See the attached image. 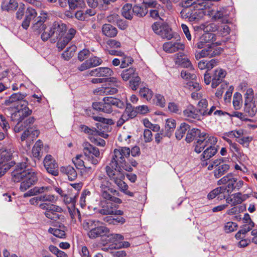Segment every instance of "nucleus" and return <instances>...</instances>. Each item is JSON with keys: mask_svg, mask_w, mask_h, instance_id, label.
Here are the masks:
<instances>
[{"mask_svg": "<svg viewBox=\"0 0 257 257\" xmlns=\"http://www.w3.org/2000/svg\"><path fill=\"white\" fill-rule=\"evenodd\" d=\"M27 163L23 162L15 166L12 172V179L14 182H21L20 189L25 191L32 186L34 185L38 181L37 173L33 170H26Z\"/></svg>", "mask_w": 257, "mask_h": 257, "instance_id": "obj_1", "label": "nucleus"}, {"mask_svg": "<svg viewBox=\"0 0 257 257\" xmlns=\"http://www.w3.org/2000/svg\"><path fill=\"white\" fill-rule=\"evenodd\" d=\"M94 181L100 189V194L101 198L105 200H110L114 203L121 204L122 200L118 198L120 196L119 192L111 188V183L108 177L103 173L97 175L94 178Z\"/></svg>", "mask_w": 257, "mask_h": 257, "instance_id": "obj_2", "label": "nucleus"}, {"mask_svg": "<svg viewBox=\"0 0 257 257\" xmlns=\"http://www.w3.org/2000/svg\"><path fill=\"white\" fill-rule=\"evenodd\" d=\"M32 112V110L30 109L28 107L24 106L12 114V120L17 122L14 128L16 133H19L25 128L32 130L30 126L34 123L35 119L34 117H30L25 119L26 117L31 114Z\"/></svg>", "mask_w": 257, "mask_h": 257, "instance_id": "obj_3", "label": "nucleus"}, {"mask_svg": "<svg viewBox=\"0 0 257 257\" xmlns=\"http://www.w3.org/2000/svg\"><path fill=\"white\" fill-rule=\"evenodd\" d=\"M131 150L128 147H119L113 150V155L110 163L113 165L119 166L120 169H123L128 172H132L133 168L126 159L130 156Z\"/></svg>", "mask_w": 257, "mask_h": 257, "instance_id": "obj_4", "label": "nucleus"}, {"mask_svg": "<svg viewBox=\"0 0 257 257\" xmlns=\"http://www.w3.org/2000/svg\"><path fill=\"white\" fill-rule=\"evenodd\" d=\"M100 224L99 221L88 219L83 221L82 226L83 229L87 231L88 236L94 239L104 236L109 232L108 228Z\"/></svg>", "mask_w": 257, "mask_h": 257, "instance_id": "obj_5", "label": "nucleus"}, {"mask_svg": "<svg viewBox=\"0 0 257 257\" xmlns=\"http://www.w3.org/2000/svg\"><path fill=\"white\" fill-rule=\"evenodd\" d=\"M113 106L119 108H123L125 104L120 99L113 97H105L103 102H95L92 104L93 108L99 111L110 113L113 111Z\"/></svg>", "mask_w": 257, "mask_h": 257, "instance_id": "obj_6", "label": "nucleus"}, {"mask_svg": "<svg viewBox=\"0 0 257 257\" xmlns=\"http://www.w3.org/2000/svg\"><path fill=\"white\" fill-rule=\"evenodd\" d=\"M83 146V153L87 160L93 165L98 164L101 160L99 149L88 142L84 143Z\"/></svg>", "mask_w": 257, "mask_h": 257, "instance_id": "obj_7", "label": "nucleus"}, {"mask_svg": "<svg viewBox=\"0 0 257 257\" xmlns=\"http://www.w3.org/2000/svg\"><path fill=\"white\" fill-rule=\"evenodd\" d=\"M92 118L98 122L96 123L97 135L103 138L108 137L106 132L109 129V125L113 124L114 122L111 119L105 118L99 116H93Z\"/></svg>", "mask_w": 257, "mask_h": 257, "instance_id": "obj_8", "label": "nucleus"}, {"mask_svg": "<svg viewBox=\"0 0 257 257\" xmlns=\"http://www.w3.org/2000/svg\"><path fill=\"white\" fill-rule=\"evenodd\" d=\"M217 142V138L210 136L208 134L205 133V137H200L194 143V151L197 153H200L205 148L215 146Z\"/></svg>", "mask_w": 257, "mask_h": 257, "instance_id": "obj_9", "label": "nucleus"}, {"mask_svg": "<svg viewBox=\"0 0 257 257\" xmlns=\"http://www.w3.org/2000/svg\"><path fill=\"white\" fill-rule=\"evenodd\" d=\"M153 31L163 39L170 40L173 38V35L169 26L164 23L155 22L152 25Z\"/></svg>", "mask_w": 257, "mask_h": 257, "instance_id": "obj_10", "label": "nucleus"}, {"mask_svg": "<svg viewBox=\"0 0 257 257\" xmlns=\"http://www.w3.org/2000/svg\"><path fill=\"white\" fill-rule=\"evenodd\" d=\"M123 169H120L119 166L115 164L113 165L112 163H109V165H107L105 167V171L107 175L109 178L110 180L113 181L115 184L118 182H120V180L123 179L124 176L123 174L121 172V170Z\"/></svg>", "mask_w": 257, "mask_h": 257, "instance_id": "obj_11", "label": "nucleus"}, {"mask_svg": "<svg viewBox=\"0 0 257 257\" xmlns=\"http://www.w3.org/2000/svg\"><path fill=\"white\" fill-rule=\"evenodd\" d=\"M237 181V178H234L232 173H228L217 181L218 185H226L221 187L226 189L230 194L235 189V184Z\"/></svg>", "mask_w": 257, "mask_h": 257, "instance_id": "obj_12", "label": "nucleus"}, {"mask_svg": "<svg viewBox=\"0 0 257 257\" xmlns=\"http://www.w3.org/2000/svg\"><path fill=\"white\" fill-rule=\"evenodd\" d=\"M43 163L48 173L55 176L58 175V165L51 155H47L44 158Z\"/></svg>", "mask_w": 257, "mask_h": 257, "instance_id": "obj_13", "label": "nucleus"}, {"mask_svg": "<svg viewBox=\"0 0 257 257\" xmlns=\"http://www.w3.org/2000/svg\"><path fill=\"white\" fill-rule=\"evenodd\" d=\"M183 116L190 121L193 122L195 120H201V114L199 113L197 108L193 105H189L183 112Z\"/></svg>", "mask_w": 257, "mask_h": 257, "instance_id": "obj_14", "label": "nucleus"}, {"mask_svg": "<svg viewBox=\"0 0 257 257\" xmlns=\"http://www.w3.org/2000/svg\"><path fill=\"white\" fill-rule=\"evenodd\" d=\"M50 28L51 29V33L57 39H58L60 37H62V36H64L67 34L66 33L67 31L66 25L61 21H55Z\"/></svg>", "mask_w": 257, "mask_h": 257, "instance_id": "obj_15", "label": "nucleus"}, {"mask_svg": "<svg viewBox=\"0 0 257 257\" xmlns=\"http://www.w3.org/2000/svg\"><path fill=\"white\" fill-rule=\"evenodd\" d=\"M76 34V30L74 29L69 30L68 33L64 35L59 37L57 46L59 51L62 50L66 45L72 39Z\"/></svg>", "mask_w": 257, "mask_h": 257, "instance_id": "obj_16", "label": "nucleus"}, {"mask_svg": "<svg viewBox=\"0 0 257 257\" xmlns=\"http://www.w3.org/2000/svg\"><path fill=\"white\" fill-rule=\"evenodd\" d=\"M214 34L207 33L203 34L199 38L198 42L196 43V46L198 49H202L208 46L211 45L214 41Z\"/></svg>", "mask_w": 257, "mask_h": 257, "instance_id": "obj_17", "label": "nucleus"}, {"mask_svg": "<svg viewBox=\"0 0 257 257\" xmlns=\"http://www.w3.org/2000/svg\"><path fill=\"white\" fill-rule=\"evenodd\" d=\"M181 14L183 18H188L190 22L198 21L203 17L202 11L198 10L192 12L188 9L183 10Z\"/></svg>", "mask_w": 257, "mask_h": 257, "instance_id": "obj_18", "label": "nucleus"}, {"mask_svg": "<svg viewBox=\"0 0 257 257\" xmlns=\"http://www.w3.org/2000/svg\"><path fill=\"white\" fill-rule=\"evenodd\" d=\"M226 72L221 68L216 69L212 75L211 86L215 88L220 84L225 78Z\"/></svg>", "mask_w": 257, "mask_h": 257, "instance_id": "obj_19", "label": "nucleus"}, {"mask_svg": "<svg viewBox=\"0 0 257 257\" xmlns=\"http://www.w3.org/2000/svg\"><path fill=\"white\" fill-rule=\"evenodd\" d=\"M27 94L26 93H22L20 92L13 93L11 95L9 99L5 100V104L8 105L12 103L20 101L22 106H27L28 104V101L24 100Z\"/></svg>", "mask_w": 257, "mask_h": 257, "instance_id": "obj_20", "label": "nucleus"}, {"mask_svg": "<svg viewBox=\"0 0 257 257\" xmlns=\"http://www.w3.org/2000/svg\"><path fill=\"white\" fill-rule=\"evenodd\" d=\"M184 45L181 43L168 42L163 44V50L167 53H174L179 50H183Z\"/></svg>", "mask_w": 257, "mask_h": 257, "instance_id": "obj_21", "label": "nucleus"}, {"mask_svg": "<svg viewBox=\"0 0 257 257\" xmlns=\"http://www.w3.org/2000/svg\"><path fill=\"white\" fill-rule=\"evenodd\" d=\"M106 203L103 205L99 212L103 215H112L114 209H117L118 204L110 200H105Z\"/></svg>", "mask_w": 257, "mask_h": 257, "instance_id": "obj_22", "label": "nucleus"}, {"mask_svg": "<svg viewBox=\"0 0 257 257\" xmlns=\"http://www.w3.org/2000/svg\"><path fill=\"white\" fill-rule=\"evenodd\" d=\"M52 206V208H50L48 211H44V213L48 218L56 221L60 219V216L58 214V213L62 212L63 209L60 206L54 204Z\"/></svg>", "mask_w": 257, "mask_h": 257, "instance_id": "obj_23", "label": "nucleus"}, {"mask_svg": "<svg viewBox=\"0 0 257 257\" xmlns=\"http://www.w3.org/2000/svg\"><path fill=\"white\" fill-rule=\"evenodd\" d=\"M113 73L112 69L108 67H98L92 70L89 74L90 76L98 77H110Z\"/></svg>", "mask_w": 257, "mask_h": 257, "instance_id": "obj_24", "label": "nucleus"}, {"mask_svg": "<svg viewBox=\"0 0 257 257\" xmlns=\"http://www.w3.org/2000/svg\"><path fill=\"white\" fill-rule=\"evenodd\" d=\"M232 197L227 198L226 203L231 204V206H236L241 204L243 201H245L247 196L246 194H242L238 192L232 195Z\"/></svg>", "mask_w": 257, "mask_h": 257, "instance_id": "obj_25", "label": "nucleus"}, {"mask_svg": "<svg viewBox=\"0 0 257 257\" xmlns=\"http://www.w3.org/2000/svg\"><path fill=\"white\" fill-rule=\"evenodd\" d=\"M46 19V17L44 16L38 17L35 20L36 22L32 26L33 30L38 34H40L43 30H45L46 26L44 23Z\"/></svg>", "mask_w": 257, "mask_h": 257, "instance_id": "obj_26", "label": "nucleus"}, {"mask_svg": "<svg viewBox=\"0 0 257 257\" xmlns=\"http://www.w3.org/2000/svg\"><path fill=\"white\" fill-rule=\"evenodd\" d=\"M205 133H201V131L198 128H193L192 129L189 128L188 130L185 140L187 143L192 142L195 138L205 137Z\"/></svg>", "mask_w": 257, "mask_h": 257, "instance_id": "obj_27", "label": "nucleus"}, {"mask_svg": "<svg viewBox=\"0 0 257 257\" xmlns=\"http://www.w3.org/2000/svg\"><path fill=\"white\" fill-rule=\"evenodd\" d=\"M96 13L94 9H87L85 11H78L75 13L76 18L80 21H87L90 17L94 16Z\"/></svg>", "mask_w": 257, "mask_h": 257, "instance_id": "obj_28", "label": "nucleus"}, {"mask_svg": "<svg viewBox=\"0 0 257 257\" xmlns=\"http://www.w3.org/2000/svg\"><path fill=\"white\" fill-rule=\"evenodd\" d=\"M218 63V60L215 59H212L208 61L202 60L198 62V67L200 70L207 69L208 71L217 66Z\"/></svg>", "mask_w": 257, "mask_h": 257, "instance_id": "obj_29", "label": "nucleus"}, {"mask_svg": "<svg viewBox=\"0 0 257 257\" xmlns=\"http://www.w3.org/2000/svg\"><path fill=\"white\" fill-rule=\"evenodd\" d=\"M117 87L115 86L101 87L96 89L94 93L97 95H112L117 92Z\"/></svg>", "mask_w": 257, "mask_h": 257, "instance_id": "obj_30", "label": "nucleus"}, {"mask_svg": "<svg viewBox=\"0 0 257 257\" xmlns=\"http://www.w3.org/2000/svg\"><path fill=\"white\" fill-rule=\"evenodd\" d=\"M50 187L43 186L37 187L36 186L33 189L29 190L27 193L24 194V197H30L34 195H36L38 194H42L45 192H47L50 190Z\"/></svg>", "mask_w": 257, "mask_h": 257, "instance_id": "obj_31", "label": "nucleus"}, {"mask_svg": "<svg viewBox=\"0 0 257 257\" xmlns=\"http://www.w3.org/2000/svg\"><path fill=\"white\" fill-rule=\"evenodd\" d=\"M102 32L103 35L110 38L115 37L117 34V29L109 24H105L102 26Z\"/></svg>", "mask_w": 257, "mask_h": 257, "instance_id": "obj_32", "label": "nucleus"}, {"mask_svg": "<svg viewBox=\"0 0 257 257\" xmlns=\"http://www.w3.org/2000/svg\"><path fill=\"white\" fill-rule=\"evenodd\" d=\"M183 56L184 54L183 53L177 54L175 60L176 63L184 68L193 69L192 65L190 60L187 58H183Z\"/></svg>", "mask_w": 257, "mask_h": 257, "instance_id": "obj_33", "label": "nucleus"}, {"mask_svg": "<svg viewBox=\"0 0 257 257\" xmlns=\"http://www.w3.org/2000/svg\"><path fill=\"white\" fill-rule=\"evenodd\" d=\"M133 7L134 15L139 18L145 17L148 13L147 8L144 3L135 5Z\"/></svg>", "mask_w": 257, "mask_h": 257, "instance_id": "obj_34", "label": "nucleus"}, {"mask_svg": "<svg viewBox=\"0 0 257 257\" xmlns=\"http://www.w3.org/2000/svg\"><path fill=\"white\" fill-rule=\"evenodd\" d=\"M60 171L68 176V179L70 181L75 180L77 177L76 171L71 166L61 167Z\"/></svg>", "mask_w": 257, "mask_h": 257, "instance_id": "obj_35", "label": "nucleus"}, {"mask_svg": "<svg viewBox=\"0 0 257 257\" xmlns=\"http://www.w3.org/2000/svg\"><path fill=\"white\" fill-rule=\"evenodd\" d=\"M66 227L64 225H60L59 228H52L50 227L48 229V232L53 234L57 237L60 238H65L66 236Z\"/></svg>", "mask_w": 257, "mask_h": 257, "instance_id": "obj_36", "label": "nucleus"}, {"mask_svg": "<svg viewBox=\"0 0 257 257\" xmlns=\"http://www.w3.org/2000/svg\"><path fill=\"white\" fill-rule=\"evenodd\" d=\"M121 15L126 19L131 20L133 18L134 10L132 5L131 4H126L121 10Z\"/></svg>", "mask_w": 257, "mask_h": 257, "instance_id": "obj_37", "label": "nucleus"}, {"mask_svg": "<svg viewBox=\"0 0 257 257\" xmlns=\"http://www.w3.org/2000/svg\"><path fill=\"white\" fill-rule=\"evenodd\" d=\"M190 127V126L188 124L185 122L181 123L175 133L176 139L178 140L182 139Z\"/></svg>", "mask_w": 257, "mask_h": 257, "instance_id": "obj_38", "label": "nucleus"}, {"mask_svg": "<svg viewBox=\"0 0 257 257\" xmlns=\"http://www.w3.org/2000/svg\"><path fill=\"white\" fill-rule=\"evenodd\" d=\"M18 7V4L16 0H5L2 4V8L7 11H14Z\"/></svg>", "mask_w": 257, "mask_h": 257, "instance_id": "obj_39", "label": "nucleus"}, {"mask_svg": "<svg viewBox=\"0 0 257 257\" xmlns=\"http://www.w3.org/2000/svg\"><path fill=\"white\" fill-rule=\"evenodd\" d=\"M217 152V149L215 146L207 148L201 155V159L203 160H208L214 156Z\"/></svg>", "mask_w": 257, "mask_h": 257, "instance_id": "obj_40", "label": "nucleus"}, {"mask_svg": "<svg viewBox=\"0 0 257 257\" xmlns=\"http://www.w3.org/2000/svg\"><path fill=\"white\" fill-rule=\"evenodd\" d=\"M208 105V101L206 99H201L198 102L197 109L201 116H206Z\"/></svg>", "mask_w": 257, "mask_h": 257, "instance_id": "obj_41", "label": "nucleus"}, {"mask_svg": "<svg viewBox=\"0 0 257 257\" xmlns=\"http://www.w3.org/2000/svg\"><path fill=\"white\" fill-rule=\"evenodd\" d=\"M139 94L141 97L143 98L147 101H150L152 98L154 93L153 91L148 87H143L140 88Z\"/></svg>", "mask_w": 257, "mask_h": 257, "instance_id": "obj_42", "label": "nucleus"}, {"mask_svg": "<svg viewBox=\"0 0 257 257\" xmlns=\"http://www.w3.org/2000/svg\"><path fill=\"white\" fill-rule=\"evenodd\" d=\"M175 127L176 121L172 118L167 119L165 125V130L167 132L165 133L164 136L170 137Z\"/></svg>", "mask_w": 257, "mask_h": 257, "instance_id": "obj_43", "label": "nucleus"}, {"mask_svg": "<svg viewBox=\"0 0 257 257\" xmlns=\"http://www.w3.org/2000/svg\"><path fill=\"white\" fill-rule=\"evenodd\" d=\"M13 157L12 151L10 150H4L0 152V166H2L5 163H9Z\"/></svg>", "mask_w": 257, "mask_h": 257, "instance_id": "obj_44", "label": "nucleus"}, {"mask_svg": "<svg viewBox=\"0 0 257 257\" xmlns=\"http://www.w3.org/2000/svg\"><path fill=\"white\" fill-rule=\"evenodd\" d=\"M43 147V144L41 140L36 142L32 149V155L34 157L39 159L42 157L41 149Z\"/></svg>", "mask_w": 257, "mask_h": 257, "instance_id": "obj_45", "label": "nucleus"}, {"mask_svg": "<svg viewBox=\"0 0 257 257\" xmlns=\"http://www.w3.org/2000/svg\"><path fill=\"white\" fill-rule=\"evenodd\" d=\"M229 169V166L226 164H222L218 166L214 171V175L216 178H219L223 175Z\"/></svg>", "mask_w": 257, "mask_h": 257, "instance_id": "obj_46", "label": "nucleus"}, {"mask_svg": "<svg viewBox=\"0 0 257 257\" xmlns=\"http://www.w3.org/2000/svg\"><path fill=\"white\" fill-rule=\"evenodd\" d=\"M246 105V109L248 112L249 115L251 116L255 115L257 112V101L251 99L247 103L245 104Z\"/></svg>", "mask_w": 257, "mask_h": 257, "instance_id": "obj_47", "label": "nucleus"}, {"mask_svg": "<svg viewBox=\"0 0 257 257\" xmlns=\"http://www.w3.org/2000/svg\"><path fill=\"white\" fill-rule=\"evenodd\" d=\"M137 74L138 73L136 72L135 69L133 68H130L123 70L120 75L123 80L126 81L133 78V77Z\"/></svg>", "mask_w": 257, "mask_h": 257, "instance_id": "obj_48", "label": "nucleus"}, {"mask_svg": "<svg viewBox=\"0 0 257 257\" xmlns=\"http://www.w3.org/2000/svg\"><path fill=\"white\" fill-rule=\"evenodd\" d=\"M202 49L201 51L196 52L195 54L196 59L199 60L202 58L205 57L210 58V45Z\"/></svg>", "mask_w": 257, "mask_h": 257, "instance_id": "obj_49", "label": "nucleus"}, {"mask_svg": "<svg viewBox=\"0 0 257 257\" xmlns=\"http://www.w3.org/2000/svg\"><path fill=\"white\" fill-rule=\"evenodd\" d=\"M81 155H77L76 157L72 159V162L74 164L76 168L78 169H82L83 168L87 169V168L84 165V161L81 159ZM87 169L89 171L91 172V167H88Z\"/></svg>", "mask_w": 257, "mask_h": 257, "instance_id": "obj_50", "label": "nucleus"}, {"mask_svg": "<svg viewBox=\"0 0 257 257\" xmlns=\"http://www.w3.org/2000/svg\"><path fill=\"white\" fill-rule=\"evenodd\" d=\"M115 184L119 187L120 190L125 194L131 197L134 196V193L127 190L128 186L123 181V179H121L120 180V182H118Z\"/></svg>", "mask_w": 257, "mask_h": 257, "instance_id": "obj_51", "label": "nucleus"}, {"mask_svg": "<svg viewBox=\"0 0 257 257\" xmlns=\"http://www.w3.org/2000/svg\"><path fill=\"white\" fill-rule=\"evenodd\" d=\"M218 193L217 196V199L218 200H222L225 199L226 201L227 198H229L230 193L226 191L225 188H222L221 186L217 187Z\"/></svg>", "mask_w": 257, "mask_h": 257, "instance_id": "obj_52", "label": "nucleus"}, {"mask_svg": "<svg viewBox=\"0 0 257 257\" xmlns=\"http://www.w3.org/2000/svg\"><path fill=\"white\" fill-rule=\"evenodd\" d=\"M141 82V78L137 74L130 79L129 82L130 88L133 90H136L138 88Z\"/></svg>", "mask_w": 257, "mask_h": 257, "instance_id": "obj_53", "label": "nucleus"}, {"mask_svg": "<svg viewBox=\"0 0 257 257\" xmlns=\"http://www.w3.org/2000/svg\"><path fill=\"white\" fill-rule=\"evenodd\" d=\"M76 50V47L75 46H72L71 47L67 48L66 50L62 54V57L66 60H69L73 56Z\"/></svg>", "mask_w": 257, "mask_h": 257, "instance_id": "obj_54", "label": "nucleus"}, {"mask_svg": "<svg viewBox=\"0 0 257 257\" xmlns=\"http://www.w3.org/2000/svg\"><path fill=\"white\" fill-rule=\"evenodd\" d=\"M48 248L49 251L55 254L57 257H68V255L66 253L60 250L58 247L54 245H50Z\"/></svg>", "mask_w": 257, "mask_h": 257, "instance_id": "obj_55", "label": "nucleus"}, {"mask_svg": "<svg viewBox=\"0 0 257 257\" xmlns=\"http://www.w3.org/2000/svg\"><path fill=\"white\" fill-rule=\"evenodd\" d=\"M210 58H212L219 55L223 51V49L212 43L210 45Z\"/></svg>", "mask_w": 257, "mask_h": 257, "instance_id": "obj_56", "label": "nucleus"}, {"mask_svg": "<svg viewBox=\"0 0 257 257\" xmlns=\"http://www.w3.org/2000/svg\"><path fill=\"white\" fill-rule=\"evenodd\" d=\"M130 246V243L128 241H120V242L117 243H115V244H111L109 245L108 248L104 247V250H107L108 251L109 249H112L113 248L116 249V248H126Z\"/></svg>", "mask_w": 257, "mask_h": 257, "instance_id": "obj_57", "label": "nucleus"}, {"mask_svg": "<svg viewBox=\"0 0 257 257\" xmlns=\"http://www.w3.org/2000/svg\"><path fill=\"white\" fill-rule=\"evenodd\" d=\"M134 62V59L130 56L125 55L122 58H121V63L120 67L121 68H124L128 67L130 64H132Z\"/></svg>", "mask_w": 257, "mask_h": 257, "instance_id": "obj_58", "label": "nucleus"}, {"mask_svg": "<svg viewBox=\"0 0 257 257\" xmlns=\"http://www.w3.org/2000/svg\"><path fill=\"white\" fill-rule=\"evenodd\" d=\"M233 105L235 109L237 110L240 108L241 105V95L239 93H235L233 96Z\"/></svg>", "mask_w": 257, "mask_h": 257, "instance_id": "obj_59", "label": "nucleus"}, {"mask_svg": "<svg viewBox=\"0 0 257 257\" xmlns=\"http://www.w3.org/2000/svg\"><path fill=\"white\" fill-rule=\"evenodd\" d=\"M81 132L85 133L89 135H97V132L96 128H90L87 125L81 124L79 126Z\"/></svg>", "mask_w": 257, "mask_h": 257, "instance_id": "obj_60", "label": "nucleus"}, {"mask_svg": "<svg viewBox=\"0 0 257 257\" xmlns=\"http://www.w3.org/2000/svg\"><path fill=\"white\" fill-rule=\"evenodd\" d=\"M87 60L91 68L96 67L101 64L103 62L102 60L100 58L96 56L91 57Z\"/></svg>", "mask_w": 257, "mask_h": 257, "instance_id": "obj_61", "label": "nucleus"}, {"mask_svg": "<svg viewBox=\"0 0 257 257\" xmlns=\"http://www.w3.org/2000/svg\"><path fill=\"white\" fill-rule=\"evenodd\" d=\"M131 118H133L137 115V111L134 110V107L131 103H126L124 111Z\"/></svg>", "mask_w": 257, "mask_h": 257, "instance_id": "obj_62", "label": "nucleus"}, {"mask_svg": "<svg viewBox=\"0 0 257 257\" xmlns=\"http://www.w3.org/2000/svg\"><path fill=\"white\" fill-rule=\"evenodd\" d=\"M69 6L71 9H75L78 7H82L84 5L83 0H68Z\"/></svg>", "mask_w": 257, "mask_h": 257, "instance_id": "obj_63", "label": "nucleus"}, {"mask_svg": "<svg viewBox=\"0 0 257 257\" xmlns=\"http://www.w3.org/2000/svg\"><path fill=\"white\" fill-rule=\"evenodd\" d=\"M168 109L170 112L175 113H179L181 111L178 104L174 102H171L168 103Z\"/></svg>", "mask_w": 257, "mask_h": 257, "instance_id": "obj_64", "label": "nucleus"}]
</instances>
